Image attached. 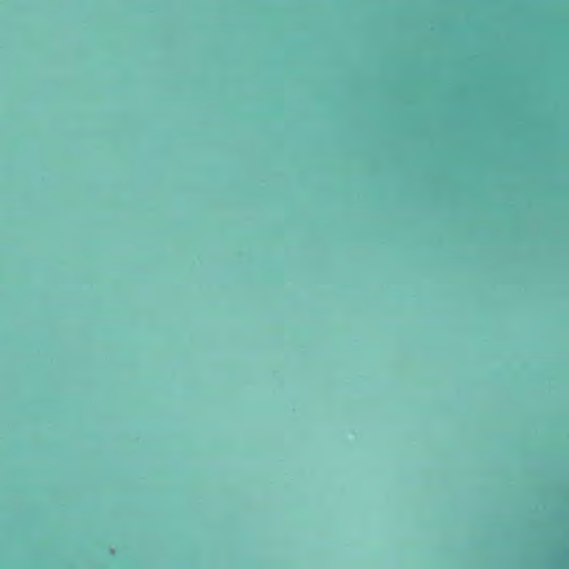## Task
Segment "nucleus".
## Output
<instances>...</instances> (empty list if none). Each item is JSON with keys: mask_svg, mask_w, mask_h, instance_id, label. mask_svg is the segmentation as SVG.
<instances>
[{"mask_svg": "<svg viewBox=\"0 0 569 569\" xmlns=\"http://www.w3.org/2000/svg\"><path fill=\"white\" fill-rule=\"evenodd\" d=\"M481 3H482V4H486L487 2H486V1H482Z\"/></svg>", "mask_w": 569, "mask_h": 569, "instance_id": "obj_1", "label": "nucleus"}]
</instances>
